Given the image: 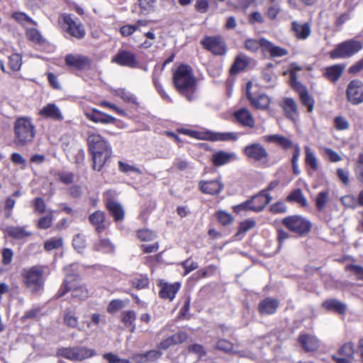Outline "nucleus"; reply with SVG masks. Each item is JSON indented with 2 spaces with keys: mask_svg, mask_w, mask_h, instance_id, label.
<instances>
[{
  "mask_svg": "<svg viewBox=\"0 0 363 363\" xmlns=\"http://www.w3.org/2000/svg\"><path fill=\"white\" fill-rule=\"evenodd\" d=\"M89 150L91 153L93 169L100 171L111 155V148L108 143L99 134L89 131L87 133Z\"/></svg>",
  "mask_w": 363,
  "mask_h": 363,
  "instance_id": "nucleus-1",
  "label": "nucleus"
},
{
  "mask_svg": "<svg viewBox=\"0 0 363 363\" xmlns=\"http://www.w3.org/2000/svg\"><path fill=\"white\" fill-rule=\"evenodd\" d=\"M173 82L177 89L187 100L192 101L195 99L196 79L189 66L180 65L174 72Z\"/></svg>",
  "mask_w": 363,
  "mask_h": 363,
  "instance_id": "nucleus-2",
  "label": "nucleus"
},
{
  "mask_svg": "<svg viewBox=\"0 0 363 363\" xmlns=\"http://www.w3.org/2000/svg\"><path fill=\"white\" fill-rule=\"evenodd\" d=\"M14 143L21 147L31 143L36 134V129L31 118H18L13 125Z\"/></svg>",
  "mask_w": 363,
  "mask_h": 363,
  "instance_id": "nucleus-3",
  "label": "nucleus"
},
{
  "mask_svg": "<svg viewBox=\"0 0 363 363\" xmlns=\"http://www.w3.org/2000/svg\"><path fill=\"white\" fill-rule=\"evenodd\" d=\"M44 270L45 267L40 265H35L22 269L21 273L22 282L31 294H38L43 289Z\"/></svg>",
  "mask_w": 363,
  "mask_h": 363,
  "instance_id": "nucleus-4",
  "label": "nucleus"
},
{
  "mask_svg": "<svg viewBox=\"0 0 363 363\" xmlns=\"http://www.w3.org/2000/svg\"><path fill=\"white\" fill-rule=\"evenodd\" d=\"M363 48V43L357 40L352 39L345 40L335 47L330 51L329 55L332 59L349 58Z\"/></svg>",
  "mask_w": 363,
  "mask_h": 363,
  "instance_id": "nucleus-5",
  "label": "nucleus"
},
{
  "mask_svg": "<svg viewBox=\"0 0 363 363\" xmlns=\"http://www.w3.org/2000/svg\"><path fill=\"white\" fill-rule=\"evenodd\" d=\"M67 291L72 292L73 298H77L80 300H84L89 296L87 289L83 285L78 284L75 281V279L72 277H67L65 279L63 285L57 294V296H63Z\"/></svg>",
  "mask_w": 363,
  "mask_h": 363,
  "instance_id": "nucleus-6",
  "label": "nucleus"
},
{
  "mask_svg": "<svg viewBox=\"0 0 363 363\" xmlns=\"http://www.w3.org/2000/svg\"><path fill=\"white\" fill-rule=\"evenodd\" d=\"M282 223L291 232L299 235L307 234L311 227V223L300 216H291L284 218Z\"/></svg>",
  "mask_w": 363,
  "mask_h": 363,
  "instance_id": "nucleus-7",
  "label": "nucleus"
},
{
  "mask_svg": "<svg viewBox=\"0 0 363 363\" xmlns=\"http://www.w3.org/2000/svg\"><path fill=\"white\" fill-rule=\"evenodd\" d=\"M60 18L64 23V28L67 34L79 40L85 37L86 31L83 25L71 14H62Z\"/></svg>",
  "mask_w": 363,
  "mask_h": 363,
  "instance_id": "nucleus-8",
  "label": "nucleus"
},
{
  "mask_svg": "<svg viewBox=\"0 0 363 363\" xmlns=\"http://www.w3.org/2000/svg\"><path fill=\"white\" fill-rule=\"evenodd\" d=\"M244 153L248 159L262 164L269 163V153L267 149L260 143H255L247 145L244 149Z\"/></svg>",
  "mask_w": 363,
  "mask_h": 363,
  "instance_id": "nucleus-9",
  "label": "nucleus"
},
{
  "mask_svg": "<svg viewBox=\"0 0 363 363\" xmlns=\"http://www.w3.org/2000/svg\"><path fill=\"white\" fill-rule=\"evenodd\" d=\"M272 200V196L270 194H264V191H261L250 200L241 203L238 207L242 209H249L255 212H259L262 211Z\"/></svg>",
  "mask_w": 363,
  "mask_h": 363,
  "instance_id": "nucleus-10",
  "label": "nucleus"
},
{
  "mask_svg": "<svg viewBox=\"0 0 363 363\" xmlns=\"http://www.w3.org/2000/svg\"><path fill=\"white\" fill-rule=\"evenodd\" d=\"M203 47L215 55H223L226 52V46L220 36H206L201 41Z\"/></svg>",
  "mask_w": 363,
  "mask_h": 363,
  "instance_id": "nucleus-11",
  "label": "nucleus"
},
{
  "mask_svg": "<svg viewBox=\"0 0 363 363\" xmlns=\"http://www.w3.org/2000/svg\"><path fill=\"white\" fill-rule=\"evenodd\" d=\"M111 62L120 66L129 68L139 67V62L135 53L126 50H120L113 57Z\"/></svg>",
  "mask_w": 363,
  "mask_h": 363,
  "instance_id": "nucleus-12",
  "label": "nucleus"
},
{
  "mask_svg": "<svg viewBox=\"0 0 363 363\" xmlns=\"http://www.w3.org/2000/svg\"><path fill=\"white\" fill-rule=\"evenodd\" d=\"M347 98L353 105L363 102V83L357 79L351 81L347 87Z\"/></svg>",
  "mask_w": 363,
  "mask_h": 363,
  "instance_id": "nucleus-13",
  "label": "nucleus"
},
{
  "mask_svg": "<svg viewBox=\"0 0 363 363\" xmlns=\"http://www.w3.org/2000/svg\"><path fill=\"white\" fill-rule=\"evenodd\" d=\"M38 114L45 118L55 121H62L64 120V116L60 108L54 103H49L42 107Z\"/></svg>",
  "mask_w": 363,
  "mask_h": 363,
  "instance_id": "nucleus-14",
  "label": "nucleus"
},
{
  "mask_svg": "<svg viewBox=\"0 0 363 363\" xmlns=\"http://www.w3.org/2000/svg\"><path fill=\"white\" fill-rule=\"evenodd\" d=\"M66 65L77 69H84L90 67L91 60L79 54H68L65 57Z\"/></svg>",
  "mask_w": 363,
  "mask_h": 363,
  "instance_id": "nucleus-15",
  "label": "nucleus"
},
{
  "mask_svg": "<svg viewBox=\"0 0 363 363\" xmlns=\"http://www.w3.org/2000/svg\"><path fill=\"white\" fill-rule=\"evenodd\" d=\"M199 189L206 194L217 195L224 189V184L220 179L213 180H202L199 183Z\"/></svg>",
  "mask_w": 363,
  "mask_h": 363,
  "instance_id": "nucleus-16",
  "label": "nucleus"
},
{
  "mask_svg": "<svg viewBox=\"0 0 363 363\" xmlns=\"http://www.w3.org/2000/svg\"><path fill=\"white\" fill-rule=\"evenodd\" d=\"M89 220L95 227L96 231L98 233H102L108 226V223L106 220L105 214L101 211H96L91 213L89 217Z\"/></svg>",
  "mask_w": 363,
  "mask_h": 363,
  "instance_id": "nucleus-17",
  "label": "nucleus"
},
{
  "mask_svg": "<svg viewBox=\"0 0 363 363\" xmlns=\"http://www.w3.org/2000/svg\"><path fill=\"white\" fill-rule=\"evenodd\" d=\"M236 158V155L234 152L220 150L212 155L211 161L214 166L220 167L229 163Z\"/></svg>",
  "mask_w": 363,
  "mask_h": 363,
  "instance_id": "nucleus-18",
  "label": "nucleus"
},
{
  "mask_svg": "<svg viewBox=\"0 0 363 363\" xmlns=\"http://www.w3.org/2000/svg\"><path fill=\"white\" fill-rule=\"evenodd\" d=\"M263 54H268L271 57H281L288 55L289 51L283 48L275 45L274 43L266 39L263 41Z\"/></svg>",
  "mask_w": 363,
  "mask_h": 363,
  "instance_id": "nucleus-19",
  "label": "nucleus"
},
{
  "mask_svg": "<svg viewBox=\"0 0 363 363\" xmlns=\"http://www.w3.org/2000/svg\"><path fill=\"white\" fill-rule=\"evenodd\" d=\"M160 296L162 298L173 300L176 294L180 288V284L178 282L168 284L167 282H160Z\"/></svg>",
  "mask_w": 363,
  "mask_h": 363,
  "instance_id": "nucleus-20",
  "label": "nucleus"
},
{
  "mask_svg": "<svg viewBox=\"0 0 363 363\" xmlns=\"http://www.w3.org/2000/svg\"><path fill=\"white\" fill-rule=\"evenodd\" d=\"M298 341L306 352L315 351L320 345L318 338L308 334L301 335L298 337Z\"/></svg>",
  "mask_w": 363,
  "mask_h": 363,
  "instance_id": "nucleus-21",
  "label": "nucleus"
},
{
  "mask_svg": "<svg viewBox=\"0 0 363 363\" xmlns=\"http://www.w3.org/2000/svg\"><path fill=\"white\" fill-rule=\"evenodd\" d=\"M88 119L94 123H101L104 124L113 123L116 118L110 115L104 113L97 109H93L91 113H85Z\"/></svg>",
  "mask_w": 363,
  "mask_h": 363,
  "instance_id": "nucleus-22",
  "label": "nucleus"
},
{
  "mask_svg": "<svg viewBox=\"0 0 363 363\" xmlns=\"http://www.w3.org/2000/svg\"><path fill=\"white\" fill-rule=\"evenodd\" d=\"M279 306L277 299L267 298L262 301L258 306V310L262 315H270L274 313Z\"/></svg>",
  "mask_w": 363,
  "mask_h": 363,
  "instance_id": "nucleus-23",
  "label": "nucleus"
},
{
  "mask_svg": "<svg viewBox=\"0 0 363 363\" xmlns=\"http://www.w3.org/2000/svg\"><path fill=\"white\" fill-rule=\"evenodd\" d=\"M4 232L16 240H23L32 235V233L28 231L25 226H8L4 229Z\"/></svg>",
  "mask_w": 363,
  "mask_h": 363,
  "instance_id": "nucleus-24",
  "label": "nucleus"
},
{
  "mask_svg": "<svg viewBox=\"0 0 363 363\" xmlns=\"http://www.w3.org/2000/svg\"><path fill=\"white\" fill-rule=\"evenodd\" d=\"M235 118L242 125L249 128L255 126V120L249 110L241 108L235 113Z\"/></svg>",
  "mask_w": 363,
  "mask_h": 363,
  "instance_id": "nucleus-25",
  "label": "nucleus"
},
{
  "mask_svg": "<svg viewBox=\"0 0 363 363\" xmlns=\"http://www.w3.org/2000/svg\"><path fill=\"white\" fill-rule=\"evenodd\" d=\"M264 140L265 142L275 143L284 150H288L294 146V143L291 140L277 134L266 135L264 138Z\"/></svg>",
  "mask_w": 363,
  "mask_h": 363,
  "instance_id": "nucleus-26",
  "label": "nucleus"
},
{
  "mask_svg": "<svg viewBox=\"0 0 363 363\" xmlns=\"http://www.w3.org/2000/svg\"><path fill=\"white\" fill-rule=\"evenodd\" d=\"M282 108L286 116L292 121H295L296 116L298 115L296 102L292 98L286 97L283 99Z\"/></svg>",
  "mask_w": 363,
  "mask_h": 363,
  "instance_id": "nucleus-27",
  "label": "nucleus"
},
{
  "mask_svg": "<svg viewBox=\"0 0 363 363\" xmlns=\"http://www.w3.org/2000/svg\"><path fill=\"white\" fill-rule=\"evenodd\" d=\"M345 68L344 65L338 64L325 68V75L331 82L339 79Z\"/></svg>",
  "mask_w": 363,
  "mask_h": 363,
  "instance_id": "nucleus-28",
  "label": "nucleus"
},
{
  "mask_svg": "<svg viewBox=\"0 0 363 363\" xmlns=\"http://www.w3.org/2000/svg\"><path fill=\"white\" fill-rule=\"evenodd\" d=\"M292 29L298 39L305 40L311 34V30L309 23L300 24L296 21L292 23Z\"/></svg>",
  "mask_w": 363,
  "mask_h": 363,
  "instance_id": "nucleus-29",
  "label": "nucleus"
},
{
  "mask_svg": "<svg viewBox=\"0 0 363 363\" xmlns=\"http://www.w3.org/2000/svg\"><path fill=\"white\" fill-rule=\"evenodd\" d=\"M136 313L134 311L128 310L121 313V321L127 327L130 328V331L133 333L135 330Z\"/></svg>",
  "mask_w": 363,
  "mask_h": 363,
  "instance_id": "nucleus-30",
  "label": "nucleus"
},
{
  "mask_svg": "<svg viewBox=\"0 0 363 363\" xmlns=\"http://www.w3.org/2000/svg\"><path fill=\"white\" fill-rule=\"evenodd\" d=\"M74 350V361H82L95 355V351L86 347H75Z\"/></svg>",
  "mask_w": 363,
  "mask_h": 363,
  "instance_id": "nucleus-31",
  "label": "nucleus"
},
{
  "mask_svg": "<svg viewBox=\"0 0 363 363\" xmlns=\"http://www.w3.org/2000/svg\"><path fill=\"white\" fill-rule=\"evenodd\" d=\"M270 102L269 96L262 94L257 96H255L250 104L255 108L264 111L269 107Z\"/></svg>",
  "mask_w": 363,
  "mask_h": 363,
  "instance_id": "nucleus-32",
  "label": "nucleus"
},
{
  "mask_svg": "<svg viewBox=\"0 0 363 363\" xmlns=\"http://www.w3.org/2000/svg\"><path fill=\"white\" fill-rule=\"evenodd\" d=\"M248 63L249 58L247 56L242 54L238 55L230 69L231 74H238L240 71H242L245 69Z\"/></svg>",
  "mask_w": 363,
  "mask_h": 363,
  "instance_id": "nucleus-33",
  "label": "nucleus"
},
{
  "mask_svg": "<svg viewBox=\"0 0 363 363\" xmlns=\"http://www.w3.org/2000/svg\"><path fill=\"white\" fill-rule=\"evenodd\" d=\"M323 306L328 311H335L340 314H343L346 310V306L336 299L326 300L323 303Z\"/></svg>",
  "mask_w": 363,
  "mask_h": 363,
  "instance_id": "nucleus-34",
  "label": "nucleus"
},
{
  "mask_svg": "<svg viewBox=\"0 0 363 363\" xmlns=\"http://www.w3.org/2000/svg\"><path fill=\"white\" fill-rule=\"evenodd\" d=\"M107 208L111 213L116 221L123 219L124 211L122 206L118 203L110 201L107 203Z\"/></svg>",
  "mask_w": 363,
  "mask_h": 363,
  "instance_id": "nucleus-35",
  "label": "nucleus"
},
{
  "mask_svg": "<svg viewBox=\"0 0 363 363\" xmlns=\"http://www.w3.org/2000/svg\"><path fill=\"white\" fill-rule=\"evenodd\" d=\"M304 150L306 164L310 166L313 170L316 171L318 168V162L314 152L309 146H305Z\"/></svg>",
  "mask_w": 363,
  "mask_h": 363,
  "instance_id": "nucleus-36",
  "label": "nucleus"
},
{
  "mask_svg": "<svg viewBox=\"0 0 363 363\" xmlns=\"http://www.w3.org/2000/svg\"><path fill=\"white\" fill-rule=\"evenodd\" d=\"M208 138L213 141H235L238 139V134L233 132L211 133Z\"/></svg>",
  "mask_w": 363,
  "mask_h": 363,
  "instance_id": "nucleus-37",
  "label": "nucleus"
},
{
  "mask_svg": "<svg viewBox=\"0 0 363 363\" xmlns=\"http://www.w3.org/2000/svg\"><path fill=\"white\" fill-rule=\"evenodd\" d=\"M263 41H266V38H260L259 40L247 39L245 42V48L252 52H256L260 48L263 52Z\"/></svg>",
  "mask_w": 363,
  "mask_h": 363,
  "instance_id": "nucleus-38",
  "label": "nucleus"
},
{
  "mask_svg": "<svg viewBox=\"0 0 363 363\" xmlns=\"http://www.w3.org/2000/svg\"><path fill=\"white\" fill-rule=\"evenodd\" d=\"M63 322L69 328H77L78 326V318L74 313L69 310H66L63 315Z\"/></svg>",
  "mask_w": 363,
  "mask_h": 363,
  "instance_id": "nucleus-39",
  "label": "nucleus"
},
{
  "mask_svg": "<svg viewBox=\"0 0 363 363\" xmlns=\"http://www.w3.org/2000/svg\"><path fill=\"white\" fill-rule=\"evenodd\" d=\"M329 192L323 191L318 194L315 199V206L319 211H322L328 203Z\"/></svg>",
  "mask_w": 363,
  "mask_h": 363,
  "instance_id": "nucleus-40",
  "label": "nucleus"
},
{
  "mask_svg": "<svg viewBox=\"0 0 363 363\" xmlns=\"http://www.w3.org/2000/svg\"><path fill=\"white\" fill-rule=\"evenodd\" d=\"M298 95L301 104L307 107L308 112H312L314 106V100L309 94L308 90L300 93Z\"/></svg>",
  "mask_w": 363,
  "mask_h": 363,
  "instance_id": "nucleus-41",
  "label": "nucleus"
},
{
  "mask_svg": "<svg viewBox=\"0 0 363 363\" xmlns=\"http://www.w3.org/2000/svg\"><path fill=\"white\" fill-rule=\"evenodd\" d=\"M94 249L98 251L112 252L114 251V245L108 239H101L94 245Z\"/></svg>",
  "mask_w": 363,
  "mask_h": 363,
  "instance_id": "nucleus-42",
  "label": "nucleus"
},
{
  "mask_svg": "<svg viewBox=\"0 0 363 363\" xmlns=\"http://www.w3.org/2000/svg\"><path fill=\"white\" fill-rule=\"evenodd\" d=\"M287 201L291 202H296L301 204L303 206H306L307 205V200L303 195L301 189H296L292 191L288 196Z\"/></svg>",
  "mask_w": 363,
  "mask_h": 363,
  "instance_id": "nucleus-43",
  "label": "nucleus"
},
{
  "mask_svg": "<svg viewBox=\"0 0 363 363\" xmlns=\"http://www.w3.org/2000/svg\"><path fill=\"white\" fill-rule=\"evenodd\" d=\"M130 284L137 289H143L147 287L149 279L146 276L139 275L130 280Z\"/></svg>",
  "mask_w": 363,
  "mask_h": 363,
  "instance_id": "nucleus-44",
  "label": "nucleus"
},
{
  "mask_svg": "<svg viewBox=\"0 0 363 363\" xmlns=\"http://www.w3.org/2000/svg\"><path fill=\"white\" fill-rule=\"evenodd\" d=\"M21 57L20 55L14 53L9 56L8 65L11 71H18L21 67Z\"/></svg>",
  "mask_w": 363,
  "mask_h": 363,
  "instance_id": "nucleus-45",
  "label": "nucleus"
},
{
  "mask_svg": "<svg viewBox=\"0 0 363 363\" xmlns=\"http://www.w3.org/2000/svg\"><path fill=\"white\" fill-rule=\"evenodd\" d=\"M156 0H139L138 4L140 9V13L147 14L152 11L155 8Z\"/></svg>",
  "mask_w": 363,
  "mask_h": 363,
  "instance_id": "nucleus-46",
  "label": "nucleus"
},
{
  "mask_svg": "<svg viewBox=\"0 0 363 363\" xmlns=\"http://www.w3.org/2000/svg\"><path fill=\"white\" fill-rule=\"evenodd\" d=\"M128 303V300L125 301L120 299H114L109 303L107 307V311L109 313H114L123 308Z\"/></svg>",
  "mask_w": 363,
  "mask_h": 363,
  "instance_id": "nucleus-47",
  "label": "nucleus"
},
{
  "mask_svg": "<svg viewBox=\"0 0 363 363\" xmlns=\"http://www.w3.org/2000/svg\"><path fill=\"white\" fill-rule=\"evenodd\" d=\"M339 354L347 357L350 359H352L354 354V344L352 342H347L344 344L338 351Z\"/></svg>",
  "mask_w": 363,
  "mask_h": 363,
  "instance_id": "nucleus-48",
  "label": "nucleus"
},
{
  "mask_svg": "<svg viewBox=\"0 0 363 363\" xmlns=\"http://www.w3.org/2000/svg\"><path fill=\"white\" fill-rule=\"evenodd\" d=\"M63 240L61 238H53L45 242L44 247L47 251L58 249L62 246Z\"/></svg>",
  "mask_w": 363,
  "mask_h": 363,
  "instance_id": "nucleus-49",
  "label": "nucleus"
},
{
  "mask_svg": "<svg viewBox=\"0 0 363 363\" xmlns=\"http://www.w3.org/2000/svg\"><path fill=\"white\" fill-rule=\"evenodd\" d=\"M115 94L119 97H121L123 101L129 103L135 104L136 102L135 97L127 91L125 89H118L115 90Z\"/></svg>",
  "mask_w": 363,
  "mask_h": 363,
  "instance_id": "nucleus-50",
  "label": "nucleus"
},
{
  "mask_svg": "<svg viewBox=\"0 0 363 363\" xmlns=\"http://www.w3.org/2000/svg\"><path fill=\"white\" fill-rule=\"evenodd\" d=\"M72 245L79 252H82L86 247V240L84 236L81 234L76 235L72 241Z\"/></svg>",
  "mask_w": 363,
  "mask_h": 363,
  "instance_id": "nucleus-51",
  "label": "nucleus"
},
{
  "mask_svg": "<svg viewBox=\"0 0 363 363\" xmlns=\"http://www.w3.org/2000/svg\"><path fill=\"white\" fill-rule=\"evenodd\" d=\"M137 235L138 238L143 242L151 241L156 237V235L154 232L147 229L139 230L137 233Z\"/></svg>",
  "mask_w": 363,
  "mask_h": 363,
  "instance_id": "nucleus-52",
  "label": "nucleus"
},
{
  "mask_svg": "<svg viewBox=\"0 0 363 363\" xmlns=\"http://www.w3.org/2000/svg\"><path fill=\"white\" fill-rule=\"evenodd\" d=\"M57 357H62L71 361H74V350L73 347H61L56 352Z\"/></svg>",
  "mask_w": 363,
  "mask_h": 363,
  "instance_id": "nucleus-53",
  "label": "nucleus"
},
{
  "mask_svg": "<svg viewBox=\"0 0 363 363\" xmlns=\"http://www.w3.org/2000/svg\"><path fill=\"white\" fill-rule=\"evenodd\" d=\"M341 203L346 208H355L357 206V199L352 195H346L340 199Z\"/></svg>",
  "mask_w": 363,
  "mask_h": 363,
  "instance_id": "nucleus-54",
  "label": "nucleus"
},
{
  "mask_svg": "<svg viewBox=\"0 0 363 363\" xmlns=\"http://www.w3.org/2000/svg\"><path fill=\"white\" fill-rule=\"evenodd\" d=\"M12 18L21 23H29L30 24L35 25V22L31 18L27 16L25 13L23 12H14L12 14Z\"/></svg>",
  "mask_w": 363,
  "mask_h": 363,
  "instance_id": "nucleus-55",
  "label": "nucleus"
},
{
  "mask_svg": "<svg viewBox=\"0 0 363 363\" xmlns=\"http://www.w3.org/2000/svg\"><path fill=\"white\" fill-rule=\"evenodd\" d=\"M255 221L253 220H246L240 223L236 235L246 233L250 229L255 226Z\"/></svg>",
  "mask_w": 363,
  "mask_h": 363,
  "instance_id": "nucleus-56",
  "label": "nucleus"
},
{
  "mask_svg": "<svg viewBox=\"0 0 363 363\" xmlns=\"http://www.w3.org/2000/svg\"><path fill=\"white\" fill-rule=\"evenodd\" d=\"M217 218L218 221L224 225L230 224L233 220V218L230 213L223 211H218L217 212Z\"/></svg>",
  "mask_w": 363,
  "mask_h": 363,
  "instance_id": "nucleus-57",
  "label": "nucleus"
},
{
  "mask_svg": "<svg viewBox=\"0 0 363 363\" xmlns=\"http://www.w3.org/2000/svg\"><path fill=\"white\" fill-rule=\"evenodd\" d=\"M26 36L28 39L35 43H41L43 40L40 32L35 28L28 30Z\"/></svg>",
  "mask_w": 363,
  "mask_h": 363,
  "instance_id": "nucleus-58",
  "label": "nucleus"
},
{
  "mask_svg": "<svg viewBox=\"0 0 363 363\" xmlns=\"http://www.w3.org/2000/svg\"><path fill=\"white\" fill-rule=\"evenodd\" d=\"M216 348L225 352H230L233 351V345L227 340L221 339L218 341Z\"/></svg>",
  "mask_w": 363,
  "mask_h": 363,
  "instance_id": "nucleus-59",
  "label": "nucleus"
},
{
  "mask_svg": "<svg viewBox=\"0 0 363 363\" xmlns=\"http://www.w3.org/2000/svg\"><path fill=\"white\" fill-rule=\"evenodd\" d=\"M335 126L338 130H344L349 128V123L345 118L342 116H337L335 120Z\"/></svg>",
  "mask_w": 363,
  "mask_h": 363,
  "instance_id": "nucleus-60",
  "label": "nucleus"
},
{
  "mask_svg": "<svg viewBox=\"0 0 363 363\" xmlns=\"http://www.w3.org/2000/svg\"><path fill=\"white\" fill-rule=\"evenodd\" d=\"M323 150L330 162H337L342 160L341 156L331 148L323 147Z\"/></svg>",
  "mask_w": 363,
  "mask_h": 363,
  "instance_id": "nucleus-61",
  "label": "nucleus"
},
{
  "mask_svg": "<svg viewBox=\"0 0 363 363\" xmlns=\"http://www.w3.org/2000/svg\"><path fill=\"white\" fill-rule=\"evenodd\" d=\"M53 217L52 213L46 216H43L38 220V226L41 229H47L50 227L52 223Z\"/></svg>",
  "mask_w": 363,
  "mask_h": 363,
  "instance_id": "nucleus-62",
  "label": "nucleus"
},
{
  "mask_svg": "<svg viewBox=\"0 0 363 363\" xmlns=\"http://www.w3.org/2000/svg\"><path fill=\"white\" fill-rule=\"evenodd\" d=\"M104 358L108 362V363H130L129 359H121L113 353H106L104 354Z\"/></svg>",
  "mask_w": 363,
  "mask_h": 363,
  "instance_id": "nucleus-63",
  "label": "nucleus"
},
{
  "mask_svg": "<svg viewBox=\"0 0 363 363\" xmlns=\"http://www.w3.org/2000/svg\"><path fill=\"white\" fill-rule=\"evenodd\" d=\"M359 280H363V267L356 264H350L347 267Z\"/></svg>",
  "mask_w": 363,
  "mask_h": 363,
  "instance_id": "nucleus-64",
  "label": "nucleus"
}]
</instances>
